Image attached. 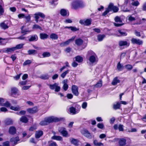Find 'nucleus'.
<instances>
[{
	"mask_svg": "<svg viewBox=\"0 0 146 146\" xmlns=\"http://www.w3.org/2000/svg\"><path fill=\"white\" fill-rule=\"evenodd\" d=\"M88 54L90 56L89 60L91 65L96 63L98 61V59L96 54L92 51L88 52Z\"/></svg>",
	"mask_w": 146,
	"mask_h": 146,
	"instance_id": "f257e3e1",
	"label": "nucleus"
},
{
	"mask_svg": "<svg viewBox=\"0 0 146 146\" xmlns=\"http://www.w3.org/2000/svg\"><path fill=\"white\" fill-rule=\"evenodd\" d=\"M131 143V141L129 139L126 140L124 138L120 139L119 143L120 146H129Z\"/></svg>",
	"mask_w": 146,
	"mask_h": 146,
	"instance_id": "f03ea898",
	"label": "nucleus"
},
{
	"mask_svg": "<svg viewBox=\"0 0 146 146\" xmlns=\"http://www.w3.org/2000/svg\"><path fill=\"white\" fill-rule=\"evenodd\" d=\"M82 2L81 0H77L73 1L72 4V9H76L81 7L82 6Z\"/></svg>",
	"mask_w": 146,
	"mask_h": 146,
	"instance_id": "7ed1b4c3",
	"label": "nucleus"
},
{
	"mask_svg": "<svg viewBox=\"0 0 146 146\" xmlns=\"http://www.w3.org/2000/svg\"><path fill=\"white\" fill-rule=\"evenodd\" d=\"M45 118L48 124L53 122H58L62 119L61 118H58L53 116Z\"/></svg>",
	"mask_w": 146,
	"mask_h": 146,
	"instance_id": "20e7f679",
	"label": "nucleus"
},
{
	"mask_svg": "<svg viewBox=\"0 0 146 146\" xmlns=\"http://www.w3.org/2000/svg\"><path fill=\"white\" fill-rule=\"evenodd\" d=\"M76 108H77L78 109L76 110V108L71 107L69 108V111L70 114L72 115H74L78 113L79 112L81 108V107L80 105L76 104Z\"/></svg>",
	"mask_w": 146,
	"mask_h": 146,
	"instance_id": "39448f33",
	"label": "nucleus"
},
{
	"mask_svg": "<svg viewBox=\"0 0 146 146\" xmlns=\"http://www.w3.org/2000/svg\"><path fill=\"white\" fill-rule=\"evenodd\" d=\"M81 132L83 135L87 138L89 139L92 138V135L87 129H83L81 130Z\"/></svg>",
	"mask_w": 146,
	"mask_h": 146,
	"instance_id": "423d86ee",
	"label": "nucleus"
},
{
	"mask_svg": "<svg viewBox=\"0 0 146 146\" xmlns=\"http://www.w3.org/2000/svg\"><path fill=\"white\" fill-rule=\"evenodd\" d=\"M10 22L8 21H5L0 24V26L1 28L5 30L9 28Z\"/></svg>",
	"mask_w": 146,
	"mask_h": 146,
	"instance_id": "0eeeda50",
	"label": "nucleus"
},
{
	"mask_svg": "<svg viewBox=\"0 0 146 146\" xmlns=\"http://www.w3.org/2000/svg\"><path fill=\"white\" fill-rule=\"evenodd\" d=\"M34 15L35 16V20L36 23H37L38 22V19L39 17L42 18H44L45 17V15L43 13L38 12L37 13H35Z\"/></svg>",
	"mask_w": 146,
	"mask_h": 146,
	"instance_id": "6e6552de",
	"label": "nucleus"
},
{
	"mask_svg": "<svg viewBox=\"0 0 146 146\" xmlns=\"http://www.w3.org/2000/svg\"><path fill=\"white\" fill-rule=\"evenodd\" d=\"M58 84L55 83L53 84H50L49 85L50 88L52 90L55 89V91L56 92H59L60 89V86H58Z\"/></svg>",
	"mask_w": 146,
	"mask_h": 146,
	"instance_id": "1a4fd4ad",
	"label": "nucleus"
},
{
	"mask_svg": "<svg viewBox=\"0 0 146 146\" xmlns=\"http://www.w3.org/2000/svg\"><path fill=\"white\" fill-rule=\"evenodd\" d=\"M91 19L80 20L79 21V23L82 25L88 26L91 24Z\"/></svg>",
	"mask_w": 146,
	"mask_h": 146,
	"instance_id": "9d476101",
	"label": "nucleus"
},
{
	"mask_svg": "<svg viewBox=\"0 0 146 146\" xmlns=\"http://www.w3.org/2000/svg\"><path fill=\"white\" fill-rule=\"evenodd\" d=\"M75 37H73L69 39L67 41L61 43L60 44V46L61 47H63L68 45L70 43L73 41Z\"/></svg>",
	"mask_w": 146,
	"mask_h": 146,
	"instance_id": "9b49d317",
	"label": "nucleus"
},
{
	"mask_svg": "<svg viewBox=\"0 0 146 146\" xmlns=\"http://www.w3.org/2000/svg\"><path fill=\"white\" fill-rule=\"evenodd\" d=\"M78 89V87L75 85H73L72 87V92L75 96H78L79 95Z\"/></svg>",
	"mask_w": 146,
	"mask_h": 146,
	"instance_id": "f8f14e48",
	"label": "nucleus"
},
{
	"mask_svg": "<svg viewBox=\"0 0 146 146\" xmlns=\"http://www.w3.org/2000/svg\"><path fill=\"white\" fill-rule=\"evenodd\" d=\"M115 21L117 23L119 22V23H121L122 21L120 18L118 16L116 17L115 18ZM123 25V23H114V25L116 27H119Z\"/></svg>",
	"mask_w": 146,
	"mask_h": 146,
	"instance_id": "ddd939ff",
	"label": "nucleus"
},
{
	"mask_svg": "<svg viewBox=\"0 0 146 146\" xmlns=\"http://www.w3.org/2000/svg\"><path fill=\"white\" fill-rule=\"evenodd\" d=\"M58 131L62 133L63 136L65 137L67 136L68 133L65 128L63 127H59L58 129Z\"/></svg>",
	"mask_w": 146,
	"mask_h": 146,
	"instance_id": "4468645a",
	"label": "nucleus"
},
{
	"mask_svg": "<svg viewBox=\"0 0 146 146\" xmlns=\"http://www.w3.org/2000/svg\"><path fill=\"white\" fill-rule=\"evenodd\" d=\"M110 11H113L114 12H117L119 10L118 8L116 6H114L112 3H110L108 7Z\"/></svg>",
	"mask_w": 146,
	"mask_h": 146,
	"instance_id": "2eb2a0df",
	"label": "nucleus"
},
{
	"mask_svg": "<svg viewBox=\"0 0 146 146\" xmlns=\"http://www.w3.org/2000/svg\"><path fill=\"white\" fill-rule=\"evenodd\" d=\"M132 43L133 44H136L139 45L142 44L143 42L142 41L139 39L133 38L131 40Z\"/></svg>",
	"mask_w": 146,
	"mask_h": 146,
	"instance_id": "dca6fc26",
	"label": "nucleus"
},
{
	"mask_svg": "<svg viewBox=\"0 0 146 146\" xmlns=\"http://www.w3.org/2000/svg\"><path fill=\"white\" fill-rule=\"evenodd\" d=\"M15 50L14 47L12 48H8L3 49V52H6L8 53H11Z\"/></svg>",
	"mask_w": 146,
	"mask_h": 146,
	"instance_id": "f3484780",
	"label": "nucleus"
},
{
	"mask_svg": "<svg viewBox=\"0 0 146 146\" xmlns=\"http://www.w3.org/2000/svg\"><path fill=\"white\" fill-rule=\"evenodd\" d=\"M4 4L3 0H0V16L3 15L4 13Z\"/></svg>",
	"mask_w": 146,
	"mask_h": 146,
	"instance_id": "a211bd4d",
	"label": "nucleus"
},
{
	"mask_svg": "<svg viewBox=\"0 0 146 146\" xmlns=\"http://www.w3.org/2000/svg\"><path fill=\"white\" fill-rule=\"evenodd\" d=\"M130 43L129 42L126 41L120 40L119 42V46H128L129 45Z\"/></svg>",
	"mask_w": 146,
	"mask_h": 146,
	"instance_id": "6ab92c4d",
	"label": "nucleus"
},
{
	"mask_svg": "<svg viewBox=\"0 0 146 146\" xmlns=\"http://www.w3.org/2000/svg\"><path fill=\"white\" fill-rule=\"evenodd\" d=\"M29 41H35L38 39L37 36L36 35L29 36Z\"/></svg>",
	"mask_w": 146,
	"mask_h": 146,
	"instance_id": "aec40b11",
	"label": "nucleus"
},
{
	"mask_svg": "<svg viewBox=\"0 0 146 146\" xmlns=\"http://www.w3.org/2000/svg\"><path fill=\"white\" fill-rule=\"evenodd\" d=\"M60 14L61 15L63 16H68L69 13L68 11L65 9H62L60 10Z\"/></svg>",
	"mask_w": 146,
	"mask_h": 146,
	"instance_id": "412c9836",
	"label": "nucleus"
},
{
	"mask_svg": "<svg viewBox=\"0 0 146 146\" xmlns=\"http://www.w3.org/2000/svg\"><path fill=\"white\" fill-rule=\"evenodd\" d=\"M11 93L12 95H16L18 96L20 95V94L18 93V90L15 88H11Z\"/></svg>",
	"mask_w": 146,
	"mask_h": 146,
	"instance_id": "4be33fe9",
	"label": "nucleus"
},
{
	"mask_svg": "<svg viewBox=\"0 0 146 146\" xmlns=\"http://www.w3.org/2000/svg\"><path fill=\"white\" fill-rule=\"evenodd\" d=\"M61 29H70L72 31L74 32H75L79 30V29H77L76 27L72 26L64 27H63L61 28Z\"/></svg>",
	"mask_w": 146,
	"mask_h": 146,
	"instance_id": "5701e85b",
	"label": "nucleus"
},
{
	"mask_svg": "<svg viewBox=\"0 0 146 146\" xmlns=\"http://www.w3.org/2000/svg\"><path fill=\"white\" fill-rule=\"evenodd\" d=\"M19 141V139L18 137H16L15 138H12L10 139V141L12 143H13L14 145L17 144Z\"/></svg>",
	"mask_w": 146,
	"mask_h": 146,
	"instance_id": "b1692460",
	"label": "nucleus"
},
{
	"mask_svg": "<svg viewBox=\"0 0 146 146\" xmlns=\"http://www.w3.org/2000/svg\"><path fill=\"white\" fill-rule=\"evenodd\" d=\"M16 131V128L13 126H11L9 129V133L13 135L15 133Z\"/></svg>",
	"mask_w": 146,
	"mask_h": 146,
	"instance_id": "393cba45",
	"label": "nucleus"
},
{
	"mask_svg": "<svg viewBox=\"0 0 146 146\" xmlns=\"http://www.w3.org/2000/svg\"><path fill=\"white\" fill-rule=\"evenodd\" d=\"M27 111L29 113H36L37 111V109L36 107L32 108H28L27 109Z\"/></svg>",
	"mask_w": 146,
	"mask_h": 146,
	"instance_id": "a878e982",
	"label": "nucleus"
},
{
	"mask_svg": "<svg viewBox=\"0 0 146 146\" xmlns=\"http://www.w3.org/2000/svg\"><path fill=\"white\" fill-rule=\"evenodd\" d=\"M40 36L41 39L44 40L47 38L49 36L46 33H43L40 34Z\"/></svg>",
	"mask_w": 146,
	"mask_h": 146,
	"instance_id": "bb28decb",
	"label": "nucleus"
},
{
	"mask_svg": "<svg viewBox=\"0 0 146 146\" xmlns=\"http://www.w3.org/2000/svg\"><path fill=\"white\" fill-rule=\"evenodd\" d=\"M120 80L118 79V78L116 77L113 79L111 84L115 86L116 85L117 83H120Z\"/></svg>",
	"mask_w": 146,
	"mask_h": 146,
	"instance_id": "cd10ccee",
	"label": "nucleus"
},
{
	"mask_svg": "<svg viewBox=\"0 0 146 146\" xmlns=\"http://www.w3.org/2000/svg\"><path fill=\"white\" fill-rule=\"evenodd\" d=\"M43 134V132L41 131H36L35 134V137L37 139L39 138Z\"/></svg>",
	"mask_w": 146,
	"mask_h": 146,
	"instance_id": "c85d7f7f",
	"label": "nucleus"
},
{
	"mask_svg": "<svg viewBox=\"0 0 146 146\" xmlns=\"http://www.w3.org/2000/svg\"><path fill=\"white\" fill-rule=\"evenodd\" d=\"M124 66H123V64H121L120 62H119L117 65V68L119 71H121L124 68Z\"/></svg>",
	"mask_w": 146,
	"mask_h": 146,
	"instance_id": "c756f323",
	"label": "nucleus"
},
{
	"mask_svg": "<svg viewBox=\"0 0 146 146\" xmlns=\"http://www.w3.org/2000/svg\"><path fill=\"white\" fill-rule=\"evenodd\" d=\"M75 60L78 62L80 63L83 61V58L80 56H78L75 57Z\"/></svg>",
	"mask_w": 146,
	"mask_h": 146,
	"instance_id": "7c9ffc66",
	"label": "nucleus"
},
{
	"mask_svg": "<svg viewBox=\"0 0 146 146\" xmlns=\"http://www.w3.org/2000/svg\"><path fill=\"white\" fill-rule=\"evenodd\" d=\"M102 85V82L101 80H100L94 86H92V88H100L101 87Z\"/></svg>",
	"mask_w": 146,
	"mask_h": 146,
	"instance_id": "2f4dec72",
	"label": "nucleus"
},
{
	"mask_svg": "<svg viewBox=\"0 0 146 146\" xmlns=\"http://www.w3.org/2000/svg\"><path fill=\"white\" fill-rule=\"evenodd\" d=\"M67 80H64V85L63 86V88L65 91H66L68 89V85L67 84Z\"/></svg>",
	"mask_w": 146,
	"mask_h": 146,
	"instance_id": "473e14b6",
	"label": "nucleus"
},
{
	"mask_svg": "<svg viewBox=\"0 0 146 146\" xmlns=\"http://www.w3.org/2000/svg\"><path fill=\"white\" fill-rule=\"evenodd\" d=\"M83 43V40L81 39H78L76 40V44L78 46H80Z\"/></svg>",
	"mask_w": 146,
	"mask_h": 146,
	"instance_id": "72a5a7b5",
	"label": "nucleus"
},
{
	"mask_svg": "<svg viewBox=\"0 0 146 146\" xmlns=\"http://www.w3.org/2000/svg\"><path fill=\"white\" fill-rule=\"evenodd\" d=\"M50 38L54 40H57L58 38V36L55 33H52L50 35Z\"/></svg>",
	"mask_w": 146,
	"mask_h": 146,
	"instance_id": "f704fd0d",
	"label": "nucleus"
},
{
	"mask_svg": "<svg viewBox=\"0 0 146 146\" xmlns=\"http://www.w3.org/2000/svg\"><path fill=\"white\" fill-rule=\"evenodd\" d=\"M118 31L121 36H126L127 35V33L123 30H118Z\"/></svg>",
	"mask_w": 146,
	"mask_h": 146,
	"instance_id": "c9c22d12",
	"label": "nucleus"
},
{
	"mask_svg": "<svg viewBox=\"0 0 146 146\" xmlns=\"http://www.w3.org/2000/svg\"><path fill=\"white\" fill-rule=\"evenodd\" d=\"M20 120L23 122L27 123L28 121V119L26 116H23L20 118Z\"/></svg>",
	"mask_w": 146,
	"mask_h": 146,
	"instance_id": "e433bc0d",
	"label": "nucleus"
},
{
	"mask_svg": "<svg viewBox=\"0 0 146 146\" xmlns=\"http://www.w3.org/2000/svg\"><path fill=\"white\" fill-rule=\"evenodd\" d=\"M5 123L7 125H9L13 124V122L12 120L10 119H7L5 121Z\"/></svg>",
	"mask_w": 146,
	"mask_h": 146,
	"instance_id": "4c0bfd02",
	"label": "nucleus"
},
{
	"mask_svg": "<svg viewBox=\"0 0 146 146\" xmlns=\"http://www.w3.org/2000/svg\"><path fill=\"white\" fill-rule=\"evenodd\" d=\"M72 144L75 145H77L78 141V140L74 139H70Z\"/></svg>",
	"mask_w": 146,
	"mask_h": 146,
	"instance_id": "58836bf2",
	"label": "nucleus"
},
{
	"mask_svg": "<svg viewBox=\"0 0 146 146\" xmlns=\"http://www.w3.org/2000/svg\"><path fill=\"white\" fill-rule=\"evenodd\" d=\"M10 109L15 111H18L20 110L21 108L19 106H17L16 107L11 106L10 108Z\"/></svg>",
	"mask_w": 146,
	"mask_h": 146,
	"instance_id": "ea45409f",
	"label": "nucleus"
},
{
	"mask_svg": "<svg viewBox=\"0 0 146 146\" xmlns=\"http://www.w3.org/2000/svg\"><path fill=\"white\" fill-rule=\"evenodd\" d=\"M24 44H21L17 45L15 47H14L15 50L20 49L23 48Z\"/></svg>",
	"mask_w": 146,
	"mask_h": 146,
	"instance_id": "a19ab883",
	"label": "nucleus"
},
{
	"mask_svg": "<svg viewBox=\"0 0 146 146\" xmlns=\"http://www.w3.org/2000/svg\"><path fill=\"white\" fill-rule=\"evenodd\" d=\"M124 67L128 70H131L132 69L133 67L131 65L128 64L125 66Z\"/></svg>",
	"mask_w": 146,
	"mask_h": 146,
	"instance_id": "79ce46f5",
	"label": "nucleus"
},
{
	"mask_svg": "<svg viewBox=\"0 0 146 146\" xmlns=\"http://www.w3.org/2000/svg\"><path fill=\"white\" fill-rule=\"evenodd\" d=\"M40 125H45L48 124L46 118H45L44 120L41 121L39 123Z\"/></svg>",
	"mask_w": 146,
	"mask_h": 146,
	"instance_id": "37998d69",
	"label": "nucleus"
},
{
	"mask_svg": "<svg viewBox=\"0 0 146 146\" xmlns=\"http://www.w3.org/2000/svg\"><path fill=\"white\" fill-rule=\"evenodd\" d=\"M50 56V52H44L42 54L43 58L48 57Z\"/></svg>",
	"mask_w": 146,
	"mask_h": 146,
	"instance_id": "c03bdc74",
	"label": "nucleus"
},
{
	"mask_svg": "<svg viewBox=\"0 0 146 146\" xmlns=\"http://www.w3.org/2000/svg\"><path fill=\"white\" fill-rule=\"evenodd\" d=\"M105 37V35H99L98 36V39L99 41H102L103 38Z\"/></svg>",
	"mask_w": 146,
	"mask_h": 146,
	"instance_id": "a18cd8bd",
	"label": "nucleus"
},
{
	"mask_svg": "<svg viewBox=\"0 0 146 146\" xmlns=\"http://www.w3.org/2000/svg\"><path fill=\"white\" fill-rule=\"evenodd\" d=\"M52 139H53L60 141L62 140V137L61 136H54L52 137Z\"/></svg>",
	"mask_w": 146,
	"mask_h": 146,
	"instance_id": "49530a36",
	"label": "nucleus"
},
{
	"mask_svg": "<svg viewBox=\"0 0 146 146\" xmlns=\"http://www.w3.org/2000/svg\"><path fill=\"white\" fill-rule=\"evenodd\" d=\"M33 29H39L41 30H42V28L39 25L35 24L33 25Z\"/></svg>",
	"mask_w": 146,
	"mask_h": 146,
	"instance_id": "de8ad7c7",
	"label": "nucleus"
},
{
	"mask_svg": "<svg viewBox=\"0 0 146 146\" xmlns=\"http://www.w3.org/2000/svg\"><path fill=\"white\" fill-rule=\"evenodd\" d=\"M69 71L70 70H67L61 74V76L62 78H64L66 75L69 73Z\"/></svg>",
	"mask_w": 146,
	"mask_h": 146,
	"instance_id": "09e8293b",
	"label": "nucleus"
},
{
	"mask_svg": "<svg viewBox=\"0 0 146 146\" xmlns=\"http://www.w3.org/2000/svg\"><path fill=\"white\" fill-rule=\"evenodd\" d=\"M120 107V103L117 102L116 104H114L113 106V108L115 110H117Z\"/></svg>",
	"mask_w": 146,
	"mask_h": 146,
	"instance_id": "8fccbe9b",
	"label": "nucleus"
},
{
	"mask_svg": "<svg viewBox=\"0 0 146 146\" xmlns=\"http://www.w3.org/2000/svg\"><path fill=\"white\" fill-rule=\"evenodd\" d=\"M40 78L44 80H46L48 79L49 77V76L47 74H45L43 75L40 76Z\"/></svg>",
	"mask_w": 146,
	"mask_h": 146,
	"instance_id": "3c124183",
	"label": "nucleus"
},
{
	"mask_svg": "<svg viewBox=\"0 0 146 146\" xmlns=\"http://www.w3.org/2000/svg\"><path fill=\"white\" fill-rule=\"evenodd\" d=\"M29 55L34 54L36 53V51L35 50H30L28 51Z\"/></svg>",
	"mask_w": 146,
	"mask_h": 146,
	"instance_id": "603ef678",
	"label": "nucleus"
},
{
	"mask_svg": "<svg viewBox=\"0 0 146 146\" xmlns=\"http://www.w3.org/2000/svg\"><path fill=\"white\" fill-rule=\"evenodd\" d=\"M129 21H133L135 20V18L132 15H129L127 17Z\"/></svg>",
	"mask_w": 146,
	"mask_h": 146,
	"instance_id": "864d4df0",
	"label": "nucleus"
},
{
	"mask_svg": "<svg viewBox=\"0 0 146 146\" xmlns=\"http://www.w3.org/2000/svg\"><path fill=\"white\" fill-rule=\"evenodd\" d=\"M131 5L134 6H137L139 4V2L137 1H133L131 3Z\"/></svg>",
	"mask_w": 146,
	"mask_h": 146,
	"instance_id": "5fc2aeb1",
	"label": "nucleus"
},
{
	"mask_svg": "<svg viewBox=\"0 0 146 146\" xmlns=\"http://www.w3.org/2000/svg\"><path fill=\"white\" fill-rule=\"evenodd\" d=\"M31 16L29 14L27 16H25V18L26 20L27 23L31 21Z\"/></svg>",
	"mask_w": 146,
	"mask_h": 146,
	"instance_id": "6e6d98bb",
	"label": "nucleus"
},
{
	"mask_svg": "<svg viewBox=\"0 0 146 146\" xmlns=\"http://www.w3.org/2000/svg\"><path fill=\"white\" fill-rule=\"evenodd\" d=\"M1 106H4L6 107H9L10 106V103L8 102H6L5 103H1Z\"/></svg>",
	"mask_w": 146,
	"mask_h": 146,
	"instance_id": "4d7b16f0",
	"label": "nucleus"
},
{
	"mask_svg": "<svg viewBox=\"0 0 146 146\" xmlns=\"http://www.w3.org/2000/svg\"><path fill=\"white\" fill-rule=\"evenodd\" d=\"M110 11L108 7L106 9L105 11L102 13V15L103 16H106V15Z\"/></svg>",
	"mask_w": 146,
	"mask_h": 146,
	"instance_id": "13d9d810",
	"label": "nucleus"
},
{
	"mask_svg": "<svg viewBox=\"0 0 146 146\" xmlns=\"http://www.w3.org/2000/svg\"><path fill=\"white\" fill-rule=\"evenodd\" d=\"M31 63V60H28L25 61L23 63V65L24 66H26L28 64H29Z\"/></svg>",
	"mask_w": 146,
	"mask_h": 146,
	"instance_id": "bf43d9fd",
	"label": "nucleus"
},
{
	"mask_svg": "<svg viewBox=\"0 0 146 146\" xmlns=\"http://www.w3.org/2000/svg\"><path fill=\"white\" fill-rule=\"evenodd\" d=\"M87 106V103L86 102H84L82 105V108L84 109H85Z\"/></svg>",
	"mask_w": 146,
	"mask_h": 146,
	"instance_id": "052dcab7",
	"label": "nucleus"
},
{
	"mask_svg": "<svg viewBox=\"0 0 146 146\" xmlns=\"http://www.w3.org/2000/svg\"><path fill=\"white\" fill-rule=\"evenodd\" d=\"M97 126L98 128L101 129H102L104 127V125L102 123H98Z\"/></svg>",
	"mask_w": 146,
	"mask_h": 146,
	"instance_id": "680f3d73",
	"label": "nucleus"
},
{
	"mask_svg": "<svg viewBox=\"0 0 146 146\" xmlns=\"http://www.w3.org/2000/svg\"><path fill=\"white\" fill-rule=\"evenodd\" d=\"M118 129L119 131H123V125L120 124L118 126Z\"/></svg>",
	"mask_w": 146,
	"mask_h": 146,
	"instance_id": "e2e57ef3",
	"label": "nucleus"
},
{
	"mask_svg": "<svg viewBox=\"0 0 146 146\" xmlns=\"http://www.w3.org/2000/svg\"><path fill=\"white\" fill-rule=\"evenodd\" d=\"M26 111L24 110H22L20 111L17 114L19 115H24L26 113Z\"/></svg>",
	"mask_w": 146,
	"mask_h": 146,
	"instance_id": "0e129e2a",
	"label": "nucleus"
},
{
	"mask_svg": "<svg viewBox=\"0 0 146 146\" xmlns=\"http://www.w3.org/2000/svg\"><path fill=\"white\" fill-rule=\"evenodd\" d=\"M0 111L2 112H5L7 111V110L6 108L3 107L0 108Z\"/></svg>",
	"mask_w": 146,
	"mask_h": 146,
	"instance_id": "69168bd1",
	"label": "nucleus"
},
{
	"mask_svg": "<svg viewBox=\"0 0 146 146\" xmlns=\"http://www.w3.org/2000/svg\"><path fill=\"white\" fill-rule=\"evenodd\" d=\"M64 22L66 23H71L72 22V20L70 19H66L64 21Z\"/></svg>",
	"mask_w": 146,
	"mask_h": 146,
	"instance_id": "338daca9",
	"label": "nucleus"
},
{
	"mask_svg": "<svg viewBox=\"0 0 146 146\" xmlns=\"http://www.w3.org/2000/svg\"><path fill=\"white\" fill-rule=\"evenodd\" d=\"M3 146H9V142L8 141H6L3 143Z\"/></svg>",
	"mask_w": 146,
	"mask_h": 146,
	"instance_id": "774afa93",
	"label": "nucleus"
}]
</instances>
